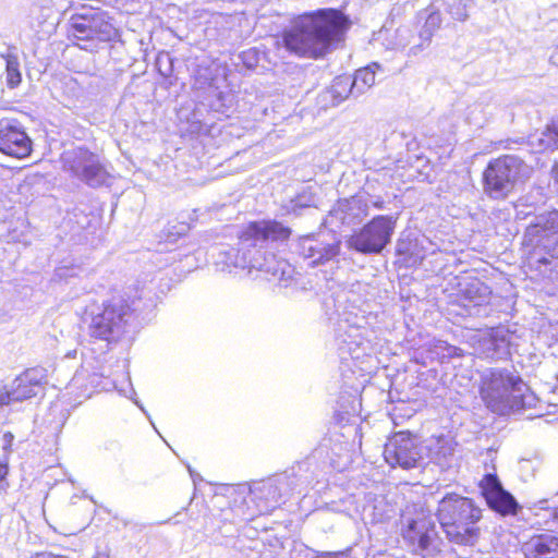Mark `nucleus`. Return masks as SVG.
<instances>
[{
	"label": "nucleus",
	"instance_id": "f257e3e1",
	"mask_svg": "<svg viewBox=\"0 0 558 558\" xmlns=\"http://www.w3.org/2000/svg\"><path fill=\"white\" fill-rule=\"evenodd\" d=\"M347 23L345 16L335 9L304 13L283 31L282 43L296 56L317 59L325 56L332 44L341 40Z\"/></svg>",
	"mask_w": 558,
	"mask_h": 558
},
{
	"label": "nucleus",
	"instance_id": "6ab92c4d",
	"mask_svg": "<svg viewBox=\"0 0 558 558\" xmlns=\"http://www.w3.org/2000/svg\"><path fill=\"white\" fill-rule=\"evenodd\" d=\"M492 291L487 284L475 279L468 282L461 289L458 296V305L461 306L460 315L481 316L486 314V307L490 301Z\"/></svg>",
	"mask_w": 558,
	"mask_h": 558
},
{
	"label": "nucleus",
	"instance_id": "aec40b11",
	"mask_svg": "<svg viewBox=\"0 0 558 558\" xmlns=\"http://www.w3.org/2000/svg\"><path fill=\"white\" fill-rule=\"evenodd\" d=\"M481 488L490 509L502 515L517 513L519 509L517 500L510 493L504 489L496 475H485L481 482Z\"/></svg>",
	"mask_w": 558,
	"mask_h": 558
},
{
	"label": "nucleus",
	"instance_id": "6e6552de",
	"mask_svg": "<svg viewBox=\"0 0 558 558\" xmlns=\"http://www.w3.org/2000/svg\"><path fill=\"white\" fill-rule=\"evenodd\" d=\"M397 217L376 216L348 241L351 248L363 254H379L393 234Z\"/></svg>",
	"mask_w": 558,
	"mask_h": 558
},
{
	"label": "nucleus",
	"instance_id": "de8ad7c7",
	"mask_svg": "<svg viewBox=\"0 0 558 558\" xmlns=\"http://www.w3.org/2000/svg\"><path fill=\"white\" fill-rule=\"evenodd\" d=\"M218 98L219 100H225V96L222 95V93H218Z\"/></svg>",
	"mask_w": 558,
	"mask_h": 558
},
{
	"label": "nucleus",
	"instance_id": "cd10ccee",
	"mask_svg": "<svg viewBox=\"0 0 558 558\" xmlns=\"http://www.w3.org/2000/svg\"><path fill=\"white\" fill-rule=\"evenodd\" d=\"M351 94L357 96L354 83L348 75L337 76L326 92V95L330 97L333 106L342 102Z\"/></svg>",
	"mask_w": 558,
	"mask_h": 558
},
{
	"label": "nucleus",
	"instance_id": "f8f14e48",
	"mask_svg": "<svg viewBox=\"0 0 558 558\" xmlns=\"http://www.w3.org/2000/svg\"><path fill=\"white\" fill-rule=\"evenodd\" d=\"M350 313L339 323L337 340L342 353H348L352 359H359L369 349V341L365 339L364 331L367 324L364 315L355 314L353 318Z\"/></svg>",
	"mask_w": 558,
	"mask_h": 558
},
{
	"label": "nucleus",
	"instance_id": "473e14b6",
	"mask_svg": "<svg viewBox=\"0 0 558 558\" xmlns=\"http://www.w3.org/2000/svg\"><path fill=\"white\" fill-rule=\"evenodd\" d=\"M416 243H413L411 240L401 239L398 241L396 246V252L400 256H404V262L411 265L421 262L424 256L420 255V253L415 252Z\"/></svg>",
	"mask_w": 558,
	"mask_h": 558
},
{
	"label": "nucleus",
	"instance_id": "7ed1b4c3",
	"mask_svg": "<svg viewBox=\"0 0 558 558\" xmlns=\"http://www.w3.org/2000/svg\"><path fill=\"white\" fill-rule=\"evenodd\" d=\"M481 396L487 408L499 415L533 408L537 402L521 377L505 368H493L484 374Z\"/></svg>",
	"mask_w": 558,
	"mask_h": 558
},
{
	"label": "nucleus",
	"instance_id": "393cba45",
	"mask_svg": "<svg viewBox=\"0 0 558 558\" xmlns=\"http://www.w3.org/2000/svg\"><path fill=\"white\" fill-rule=\"evenodd\" d=\"M525 549L535 558H558V537L551 534H542L532 537Z\"/></svg>",
	"mask_w": 558,
	"mask_h": 558
},
{
	"label": "nucleus",
	"instance_id": "c756f323",
	"mask_svg": "<svg viewBox=\"0 0 558 558\" xmlns=\"http://www.w3.org/2000/svg\"><path fill=\"white\" fill-rule=\"evenodd\" d=\"M380 69V64L374 62L355 72L354 78L352 81L355 86L356 95L364 94L368 88H371L375 84L376 72Z\"/></svg>",
	"mask_w": 558,
	"mask_h": 558
},
{
	"label": "nucleus",
	"instance_id": "c03bdc74",
	"mask_svg": "<svg viewBox=\"0 0 558 558\" xmlns=\"http://www.w3.org/2000/svg\"><path fill=\"white\" fill-rule=\"evenodd\" d=\"M135 404H136V405H137V407L143 411V412H145L144 408L142 407V404H140V402H138V401H136V400H135Z\"/></svg>",
	"mask_w": 558,
	"mask_h": 558
},
{
	"label": "nucleus",
	"instance_id": "58836bf2",
	"mask_svg": "<svg viewBox=\"0 0 558 558\" xmlns=\"http://www.w3.org/2000/svg\"><path fill=\"white\" fill-rule=\"evenodd\" d=\"M551 177L555 180V182L558 183V163H555L551 169Z\"/></svg>",
	"mask_w": 558,
	"mask_h": 558
},
{
	"label": "nucleus",
	"instance_id": "4be33fe9",
	"mask_svg": "<svg viewBox=\"0 0 558 558\" xmlns=\"http://www.w3.org/2000/svg\"><path fill=\"white\" fill-rule=\"evenodd\" d=\"M287 478L268 480L258 483L250 488L252 500H259L257 504L258 512L264 513L275 509L284 497Z\"/></svg>",
	"mask_w": 558,
	"mask_h": 558
},
{
	"label": "nucleus",
	"instance_id": "49530a36",
	"mask_svg": "<svg viewBox=\"0 0 558 558\" xmlns=\"http://www.w3.org/2000/svg\"><path fill=\"white\" fill-rule=\"evenodd\" d=\"M554 130H556L558 132V120L554 121Z\"/></svg>",
	"mask_w": 558,
	"mask_h": 558
},
{
	"label": "nucleus",
	"instance_id": "20e7f679",
	"mask_svg": "<svg viewBox=\"0 0 558 558\" xmlns=\"http://www.w3.org/2000/svg\"><path fill=\"white\" fill-rule=\"evenodd\" d=\"M530 167L517 156L505 155L496 158L484 170V193L494 199L506 198L519 182L530 177Z\"/></svg>",
	"mask_w": 558,
	"mask_h": 558
},
{
	"label": "nucleus",
	"instance_id": "1a4fd4ad",
	"mask_svg": "<svg viewBox=\"0 0 558 558\" xmlns=\"http://www.w3.org/2000/svg\"><path fill=\"white\" fill-rule=\"evenodd\" d=\"M63 167L75 178L92 187L107 184L109 174L97 155L83 147L65 150L62 155Z\"/></svg>",
	"mask_w": 558,
	"mask_h": 558
},
{
	"label": "nucleus",
	"instance_id": "4468645a",
	"mask_svg": "<svg viewBox=\"0 0 558 558\" xmlns=\"http://www.w3.org/2000/svg\"><path fill=\"white\" fill-rule=\"evenodd\" d=\"M275 242H269L264 247H253L250 275L253 271L262 272L265 275L267 280H274L288 284L292 280L294 275L293 266L286 259L278 258L275 254L268 253L267 251L262 252L271 246Z\"/></svg>",
	"mask_w": 558,
	"mask_h": 558
},
{
	"label": "nucleus",
	"instance_id": "79ce46f5",
	"mask_svg": "<svg viewBox=\"0 0 558 558\" xmlns=\"http://www.w3.org/2000/svg\"><path fill=\"white\" fill-rule=\"evenodd\" d=\"M94 558H109L106 553H97Z\"/></svg>",
	"mask_w": 558,
	"mask_h": 558
},
{
	"label": "nucleus",
	"instance_id": "423d86ee",
	"mask_svg": "<svg viewBox=\"0 0 558 558\" xmlns=\"http://www.w3.org/2000/svg\"><path fill=\"white\" fill-rule=\"evenodd\" d=\"M527 243L533 246L531 260L537 264H548L549 259L558 258V210L542 214L535 218L525 231Z\"/></svg>",
	"mask_w": 558,
	"mask_h": 558
},
{
	"label": "nucleus",
	"instance_id": "a19ab883",
	"mask_svg": "<svg viewBox=\"0 0 558 558\" xmlns=\"http://www.w3.org/2000/svg\"><path fill=\"white\" fill-rule=\"evenodd\" d=\"M316 558H343L342 556L336 555V554H328L325 556H318Z\"/></svg>",
	"mask_w": 558,
	"mask_h": 558
},
{
	"label": "nucleus",
	"instance_id": "2f4dec72",
	"mask_svg": "<svg viewBox=\"0 0 558 558\" xmlns=\"http://www.w3.org/2000/svg\"><path fill=\"white\" fill-rule=\"evenodd\" d=\"M3 58L5 60L7 84L9 87L14 88L22 80L19 59L10 52L3 56Z\"/></svg>",
	"mask_w": 558,
	"mask_h": 558
},
{
	"label": "nucleus",
	"instance_id": "f704fd0d",
	"mask_svg": "<svg viewBox=\"0 0 558 558\" xmlns=\"http://www.w3.org/2000/svg\"><path fill=\"white\" fill-rule=\"evenodd\" d=\"M8 473V462H0V493H5L9 487V482L7 480Z\"/></svg>",
	"mask_w": 558,
	"mask_h": 558
},
{
	"label": "nucleus",
	"instance_id": "0eeeda50",
	"mask_svg": "<svg viewBox=\"0 0 558 558\" xmlns=\"http://www.w3.org/2000/svg\"><path fill=\"white\" fill-rule=\"evenodd\" d=\"M131 308L121 296H112L104 303L102 308L92 313L90 335L102 340H116L131 318Z\"/></svg>",
	"mask_w": 558,
	"mask_h": 558
},
{
	"label": "nucleus",
	"instance_id": "bb28decb",
	"mask_svg": "<svg viewBox=\"0 0 558 558\" xmlns=\"http://www.w3.org/2000/svg\"><path fill=\"white\" fill-rule=\"evenodd\" d=\"M445 5L444 0H436L432 2L421 14L425 19L424 26L421 31L420 37L422 40L428 43L433 34L440 27L442 19L440 10Z\"/></svg>",
	"mask_w": 558,
	"mask_h": 558
},
{
	"label": "nucleus",
	"instance_id": "a18cd8bd",
	"mask_svg": "<svg viewBox=\"0 0 558 558\" xmlns=\"http://www.w3.org/2000/svg\"><path fill=\"white\" fill-rule=\"evenodd\" d=\"M554 518L558 521V507L556 508V510L554 512Z\"/></svg>",
	"mask_w": 558,
	"mask_h": 558
},
{
	"label": "nucleus",
	"instance_id": "9b49d317",
	"mask_svg": "<svg viewBox=\"0 0 558 558\" xmlns=\"http://www.w3.org/2000/svg\"><path fill=\"white\" fill-rule=\"evenodd\" d=\"M403 522L405 524L403 537L415 551L424 557L433 556L438 551L439 539L435 520L430 514L421 510L414 518L403 515Z\"/></svg>",
	"mask_w": 558,
	"mask_h": 558
},
{
	"label": "nucleus",
	"instance_id": "5701e85b",
	"mask_svg": "<svg viewBox=\"0 0 558 558\" xmlns=\"http://www.w3.org/2000/svg\"><path fill=\"white\" fill-rule=\"evenodd\" d=\"M456 446L457 442L449 435L432 436L424 441V459L447 469L453 462Z\"/></svg>",
	"mask_w": 558,
	"mask_h": 558
},
{
	"label": "nucleus",
	"instance_id": "4c0bfd02",
	"mask_svg": "<svg viewBox=\"0 0 558 558\" xmlns=\"http://www.w3.org/2000/svg\"><path fill=\"white\" fill-rule=\"evenodd\" d=\"M13 438L14 436L11 434V433H5L3 435V449L4 450H9L11 445H12V441H13Z\"/></svg>",
	"mask_w": 558,
	"mask_h": 558
},
{
	"label": "nucleus",
	"instance_id": "f3484780",
	"mask_svg": "<svg viewBox=\"0 0 558 558\" xmlns=\"http://www.w3.org/2000/svg\"><path fill=\"white\" fill-rule=\"evenodd\" d=\"M471 341L481 357L500 360L509 354V336L502 328L478 330L471 336Z\"/></svg>",
	"mask_w": 558,
	"mask_h": 558
},
{
	"label": "nucleus",
	"instance_id": "9d476101",
	"mask_svg": "<svg viewBox=\"0 0 558 558\" xmlns=\"http://www.w3.org/2000/svg\"><path fill=\"white\" fill-rule=\"evenodd\" d=\"M383 454L385 461L392 468L409 470L424 462L422 442L408 432H400L390 437L385 444Z\"/></svg>",
	"mask_w": 558,
	"mask_h": 558
},
{
	"label": "nucleus",
	"instance_id": "ddd939ff",
	"mask_svg": "<svg viewBox=\"0 0 558 558\" xmlns=\"http://www.w3.org/2000/svg\"><path fill=\"white\" fill-rule=\"evenodd\" d=\"M340 245L341 241L336 238L306 235L299 242V254L311 267L333 265L339 263Z\"/></svg>",
	"mask_w": 558,
	"mask_h": 558
},
{
	"label": "nucleus",
	"instance_id": "a878e982",
	"mask_svg": "<svg viewBox=\"0 0 558 558\" xmlns=\"http://www.w3.org/2000/svg\"><path fill=\"white\" fill-rule=\"evenodd\" d=\"M446 534L450 542L458 545L472 546L475 544L478 537V530L474 526V523H456L442 525Z\"/></svg>",
	"mask_w": 558,
	"mask_h": 558
},
{
	"label": "nucleus",
	"instance_id": "ea45409f",
	"mask_svg": "<svg viewBox=\"0 0 558 558\" xmlns=\"http://www.w3.org/2000/svg\"><path fill=\"white\" fill-rule=\"evenodd\" d=\"M423 49V45H417V46H414L410 49V52L412 54H417L421 50Z\"/></svg>",
	"mask_w": 558,
	"mask_h": 558
},
{
	"label": "nucleus",
	"instance_id": "b1692460",
	"mask_svg": "<svg viewBox=\"0 0 558 558\" xmlns=\"http://www.w3.org/2000/svg\"><path fill=\"white\" fill-rule=\"evenodd\" d=\"M71 385L83 388L86 392V397H90L94 391H109L117 388L116 383L102 372H90L86 366H82V368L74 374Z\"/></svg>",
	"mask_w": 558,
	"mask_h": 558
},
{
	"label": "nucleus",
	"instance_id": "e433bc0d",
	"mask_svg": "<svg viewBox=\"0 0 558 558\" xmlns=\"http://www.w3.org/2000/svg\"><path fill=\"white\" fill-rule=\"evenodd\" d=\"M75 268H68V267H59L56 269L54 277L60 280H66L73 276H75Z\"/></svg>",
	"mask_w": 558,
	"mask_h": 558
},
{
	"label": "nucleus",
	"instance_id": "c85d7f7f",
	"mask_svg": "<svg viewBox=\"0 0 558 558\" xmlns=\"http://www.w3.org/2000/svg\"><path fill=\"white\" fill-rule=\"evenodd\" d=\"M530 144L536 151L558 149V132L554 130V122L546 130L531 135Z\"/></svg>",
	"mask_w": 558,
	"mask_h": 558
},
{
	"label": "nucleus",
	"instance_id": "a211bd4d",
	"mask_svg": "<svg viewBox=\"0 0 558 558\" xmlns=\"http://www.w3.org/2000/svg\"><path fill=\"white\" fill-rule=\"evenodd\" d=\"M0 151L15 158H24L31 154L32 141L17 121H0Z\"/></svg>",
	"mask_w": 558,
	"mask_h": 558
},
{
	"label": "nucleus",
	"instance_id": "dca6fc26",
	"mask_svg": "<svg viewBox=\"0 0 558 558\" xmlns=\"http://www.w3.org/2000/svg\"><path fill=\"white\" fill-rule=\"evenodd\" d=\"M480 518L481 510L469 498L449 494L439 501L438 520L441 525L475 523Z\"/></svg>",
	"mask_w": 558,
	"mask_h": 558
},
{
	"label": "nucleus",
	"instance_id": "72a5a7b5",
	"mask_svg": "<svg viewBox=\"0 0 558 558\" xmlns=\"http://www.w3.org/2000/svg\"><path fill=\"white\" fill-rule=\"evenodd\" d=\"M471 0H448L446 4L447 12L453 20L463 22L469 17L468 8Z\"/></svg>",
	"mask_w": 558,
	"mask_h": 558
},
{
	"label": "nucleus",
	"instance_id": "c9c22d12",
	"mask_svg": "<svg viewBox=\"0 0 558 558\" xmlns=\"http://www.w3.org/2000/svg\"><path fill=\"white\" fill-rule=\"evenodd\" d=\"M436 348L446 351V353H444V356H459L460 352H461V349L449 345L445 341H439L438 344L436 345Z\"/></svg>",
	"mask_w": 558,
	"mask_h": 558
},
{
	"label": "nucleus",
	"instance_id": "412c9836",
	"mask_svg": "<svg viewBox=\"0 0 558 558\" xmlns=\"http://www.w3.org/2000/svg\"><path fill=\"white\" fill-rule=\"evenodd\" d=\"M365 215L362 202L357 197H351L339 201L324 220V225L336 232L342 226H352L362 219Z\"/></svg>",
	"mask_w": 558,
	"mask_h": 558
},
{
	"label": "nucleus",
	"instance_id": "7c9ffc66",
	"mask_svg": "<svg viewBox=\"0 0 558 558\" xmlns=\"http://www.w3.org/2000/svg\"><path fill=\"white\" fill-rule=\"evenodd\" d=\"M315 196L307 190H303L295 197L289 199L283 206L287 214L300 215L301 210L315 206Z\"/></svg>",
	"mask_w": 558,
	"mask_h": 558
},
{
	"label": "nucleus",
	"instance_id": "39448f33",
	"mask_svg": "<svg viewBox=\"0 0 558 558\" xmlns=\"http://www.w3.org/2000/svg\"><path fill=\"white\" fill-rule=\"evenodd\" d=\"M68 32L76 40V45L85 50H94L98 43L111 41L118 37V29L108 13L93 9L72 15Z\"/></svg>",
	"mask_w": 558,
	"mask_h": 558
},
{
	"label": "nucleus",
	"instance_id": "37998d69",
	"mask_svg": "<svg viewBox=\"0 0 558 558\" xmlns=\"http://www.w3.org/2000/svg\"><path fill=\"white\" fill-rule=\"evenodd\" d=\"M213 107H214V109H215L216 111H223V110H222V107H226V105H225V104H221V105H219V106L213 105Z\"/></svg>",
	"mask_w": 558,
	"mask_h": 558
},
{
	"label": "nucleus",
	"instance_id": "2eb2a0df",
	"mask_svg": "<svg viewBox=\"0 0 558 558\" xmlns=\"http://www.w3.org/2000/svg\"><path fill=\"white\" fill-rule=\"evenodd\" d=\"M44 369L29 368L9 386L0 388V405H9L37 396L43 390Z\"/></svg>",
	"mask_w": 558,
	"mask_h": 558
},
{
	"label": "nucleus",
	"instance_id": "f03ea898",
	"mask_svg": "<svg viewBox=\"0 0 558 558\" xmlns=\"http://www.w3.org/2000/svg\"><path fill=\"white\" fill-rule=\"evenodd\" d=\"M291 230L275 220L248 223L240 233L236 247H220L213 254L214 264L220 271L250 275L253 247H264L269 242H284Z\"/></svg>",
	"mask_w": 558,
	"mask_h": 558
}]
</instances>
